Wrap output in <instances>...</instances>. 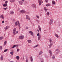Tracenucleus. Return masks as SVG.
Wrapping results in <instances>:
<instances>
[{"label": "nucleus", "mask_w": 62, "mask_h": 62, "mask_svg": "<svg viewBox=\"0 0 62 62\" xmlns=\"http://www.w3.org/2000/svg\"><path fill=\"white\" fill-rule=\"evenodd\" d=\"M16 28L14 29L13 31V33L14 35H16V34H17V33H18V31H17L16 32Z\"/></svg>", "instance_id": "nucleus-1"}, {"label": "nucleus", "mask_w": 62, "mask_h": 62, "mask_svg": "<svg viewBox=\"0 0 62 62\" xmlns=\"http://www.w3.org/2000/svg\"><path fill=\"white\" fill-rule=\"evenodd\" d=\"M37 36H38V40H39L40 39V38H41V35L40 34H39V33H38L37 34Z\"/></svg>", "instance_id": "nucleus-2"}, {"label": "nucleus", "mask_w": 62, "mask_h": 62, "mask_svg": "<svg viewBox=\"0 0 62 62\" xmlns=\"http://www.w3.org/2000/svg\"><path fill=\"white\" fill-rule=\"evenodd\" d=\"M15 25L17 26V25H18L19 24H20V23H19V21H17L15 23Z\"/></svg>", "instance_id": "nucleus-3"}, {"label": "nucleus", "mask_w": 62, "mask_h": 62, "mask_svg": "<svg viewBox=\"0 0 62 62\" xmlns=\"http://www.w3.org/2000/svg\"><path fill=\"white\" fill-rule=\"evenodd\" d=\"M53 19H51L49 23V24H50V25H51V24H52V23H53Z\"/></svg>", "instance_id": "nucleus-4"}, {"label": "nucleus", "mask_w": 62, "mask_h": 62, "mask_svg": "<svg viewBox=\"0 0 62 62\" xmlns=\"http://www.w3.org/2000/svg\"><path fill=\"white\" fill-rule=\"evenodd\" d=\"M23 38H24V36H19L20 39H23Z\"/></svg>", "instance_id": "nucleus-5"}, {"label": "nucleus", "mask_w": 62, "mask_h": 62, "mask_svg": "<svg viewBox=\"0 0 62 62\" xmlns=\"http://www.w3.org/2000/svg\"><path fill=\"white\" fill-rule=\"evenodd\" d=\"M26 19H27L28 20H30V18H29V17L28 16V15L26 16Z\"/></svg>", "instance_id": "nucleus-6"}, {"label": "nucleus", "mask_w": 62, "mask_h": 62, "mask_svg": "<svg viewBox=\"0 0 62 62\" xmlns=\"http://www.w3.org/2000/svg\"><path fill=\"white\" fill-rule=\"evenodd\" d=\"M53 46V43H51L49 45V48H51V47Z\"/></svg>", "instance_id": "nucleus-7"}, {"label": "nucleus", "mask_w": 62, "mask_h": 62, "mask_svg": "<svg viewBox=\"0 0 62 62\" xmlns=\"http://www.w3.org/2000/svg\"><path fill=\"white\" fill-rule=\"evenodd\" d=\"M38 2L39 3V5L40 6L41 5V0H38Z\"/></svg>", "instance_id": "nucleus-8"}, {"label": "nucleus", "mask_w": 62, "mask_h": 62, "mask_svg": "<svg viewBox=\"0 0 62 62\" xmlns=\"http://www.w3.org/2000/svg\"><path fill=\"white\" fill-rule=\"evenodd\" d=\"M9 28V26H7L6 27L4 28V29L5 30H7V29H8V28Z\"/></svg>", "instance_id": "nucleus-9"}, {"label": "nucleus", "mask_w": 62, "mask_h": 62, "mask_svg": "<svg viewBox=\"0 0 62 62\" xmlns=\"http://www.w3.org/2000/svg\"><path fill=\"white\" fill-rule=\"evenodd\" d=\"M49 52L50 53L51 56H52V51L51 50H49Z\"/></svg>", "instance_id": "nucleus-10"}, {"label": "nucleus", "mask_w": 62, "mask_h": 62, "mask_svg": "<svg viewBox=\"0 0 62 62\" xmlns=\"http://www.w3.org/2000/svg\"><path fill=\"white\" fill-rule=\"evenodd\" d=\"M19 4L20 5H22L23 3V2L22 1H19Z\"/></svg>", "instance_id": "nucleus-11"}, {"label": "nucleus", "mask_w": 62, "mask_h": 62, "mask_svg": "<svg viewBox=\"0 0 62 62\" xmlns=\"http://www.w3.org/2000/svg\"><path fill=\"white\" fill-rule=\"evenodd\" d=\"M0 18H1L2 19H4V15H2L0 16Z\"/></svg>", "instance_id": "nucleus-12"}, {"label": "nucleus", "mask_w": 62, "mask_h": 62, "mask_svg": "<svg viewBox=\"0 0 62 62\" xmlns=\"http://www.w3.org/2000/svg\"><path fill=\"white\" fill-rule=\"evenodd\" d=\"M20 12L21 13H24L25 12V11L22 10L20 11Z\"/></svg>", "instance_id": "nucleus-13"}, {"label": "nucleus", "mask_w": 62, "mask_h": 62, "mask_svg": "<svg viewBox=\"0 0 62 62\" xmlns=\"http://www.w3.org/2000/svg\"><path fill=\"white\" fill-rule=\"evenodd\" d=\"M32 6L33 8H36V5L35 4H33L32 5Z\"/></svg>", "instance_id": "nucleus-14"}, {"label": "nucleus", "mask_w": 62, "mask_h": 62, "mask_svg": "<svg viewBox=\"0 0 62 62\" xmlns=\"http://www.w3.org/2000/svg\"><path fill=\"white\" fill-rule=\"evenodd\" d=\"M29 33H31V35L32 36H33V33L31 31H30L29 32Z\"/></svg>", "instance_id": "nucleus-15"}, {"label": "nucleus", "mask_w": 62, "mask_h": 62, "mask_svg": "<svg viewBox=\"0 0 62 62\" xmlns=\"http://www.w3.org/2000/svg\"><path fill=\"white\" fill-rule=\"evenodd\" d=\"M27 41L28 42V43H31L32 42V41L30 40H28Z\"/></svg>", "instance_id": "nucleus-16"}, {"label": "nucleus", "mask_w": 62, "mask_h": 62, "mask_svg": "<svg viewBox=\"0 0 62 62\" xmlns=\"http://www.w3.org/2000/svg\"><path fill=\"white\" fill-rule=\"evenodd\" d=\"M31 62H33V57H31Z\"/></svg>", "instance_id": "nucleus-17"}, {"label": "nucleus", "mask_w": 62, "mask_h": 62, "mask_svg": "<svg viewBox=\"0 0 62 62\" xmlns=\"http://www.w3.org/2000/svg\"><path fill=\"white\" fill-rule=\"evenodd\" d=\"M46 7H49V6H50V4L49 3L46 4Z\"/></svg>", "instance_id": "nucleus-18"}, {"label": "nucleus", "mask_w": 62, "mask_h": 62, "mask_svg": "<svg viewBox=\"0 0 62 62\" xmlns=\"http://www.w3.org/2000/svg\"><path fill=\"white\" fill-rule=\"evenodd\" d=\"M38 28L40 31H41V28H40V26H38Z\"/></svg>", "instance_id": "nucleus-19"}, {"label": "nucleus", "mask_w": 62, "mask_h": 62, "mask_svg": "<svg viewBox=\"0 0 62 62\" xmlns=\"http://www.w3.org/2000/svg\"><path fill=\"white\" fill-rule=\"evenodd\" d=\"M0 59L1 60H3V56L1 55L0 57Z\"/></svg>", "instance_id": "nucleus-20"}, {"label": "nucleus", "mask_w": 62, "mask_h": 62, "mask_svg": "<svg viewBox=\"0 0 62 62\" xmlns=\"http://www.w3.org/2000/svg\"><path fill=\"white\" fill-rule=\"evenodd\" d=\"M10 2H14L15 1V0H10Z\"/></svg>", "instance_id": "nucleus-21"}, {"label": "nucleus", "mask_w": 62, "mask_h": 62, "mask_svg": "<svg viewBox=\"0 0 62 62\" xmlns=\"http://www.w3.org/2000/svg\"><path fill=\"white\" fill-rule=\"evenodd\" d=\"M6 44H7V41H5L4 43V45H6Z\"/></svg>", "instance_id": "nucleus-22"}, {"label": "nucleus", "mask_w": 62, "mask_h": 62, "mask_svg": "<svg viewBox=\"0 0 62 62\" xmlns=\"http://www.w3.org/2000/svg\"><path fill=\"white\" fill-rule=\"evenodd\" d=\"M55 36L57 37V38H58L59 37V36H58V35H57V34H55Z\"/></svg>", "instance_id": "nucleus-23"}, {"label": "nucleus", "mask_w": 62, "mask_h": 62, "mask_svg": "<svg viewBox=\"0 0 62 62\" xmlns=\"http://www.w3.org/2000/svg\"><path fill=\"white\" fill-rule=\"evenodd\" d=\"M42 53H43L42 51H40L39 54V55H40V54H42Z\"/></svg>", "instance_id": "nucleus-24"}, {"label": "nucleus", "mask_w": 62, "mask_h": 62, "mask_svg": "<svg viewBox=\"0 0 62 62\" xmlns=\"http://www.w3.org/2000/svg\"><path fill=\"white\" fill-rule=\"evenodd\" d=\"M52 3L54 5H55V2H54V0H53L52 1Z\"/></svg>", "instance_id": "nucleus-25"}, {"label": "nucleus", "mask_w": 62, "mask_h": 62, "mask_svg": "<svg viewBox=\"0 0 62 62\" xmlns=\"http://www.w3.org/2000/svg\"><path fill=\"white\" fill-rule=\"evenodd\" d=\"M10 13L11 14H14V12L13 11H11L10 12Z\"/></svg>", "instance_id": "nucleus-26"}, {"label": "nucleus", "mask_w": 62, "mask_h": 62, "mask_svg": "<svg viewBox=\"0 0 62 62\" xmlns=\"http://www.w3.org/2000/svg\"><path fill=\"white\" fill-rule=\"evenodd\" d=\"M17 46V45H14L12 47V48H15V47H16Z\"/></svg>", "instance_id": "nucleus-27"}, {"label": "nucleus", "mask_w": 62, "mask_h": 62, "mask_svg": "<svg viewBox=\"0 0 62 62\" xmlns=\"http://www.w3.org/2000/svg\"><path fill=\"white\" fill-rule=\"evenodd\" d=\"M17 46V45H14L12 47V48H15V47H16Z\"/></svg>", "instance_id": "nucleus-28"}, {"label": "nucleus", "mask_w": 62, "mask_h": 62, "mask_svg": "<svg viewBox=\"0 0 62 62\" xmlns=\"http://www.w3.org/2000/svg\"><path fill=\"white\" fill-rule=\"evenodd\" d=\"M3 7H7V4H5L3 5Z\"/></svg>", "instance_id": "nucleus-29"}, {"label": "nucleus", "mask_w": 62, "mask_h": 62, "mask_svg": "<svg viewBox=\"0 0 62 62\" xmlns=\"http://www.w3.org/2000/svg\"><path fill=\"white\" fill-rule=\"evenodd\" d=\"M16 58L17 60H19V57L18 56H17L16 57Z\"/></svg>", "instance_id": "nucleus-30"}, {"label": "nucleus", "mask_w": 62, "mask_h": 62, "mask_svg": "<svg viewBox=\"0 0 62 62\" xmlns=\"http://www.w3.org/2000/svg\"><path fill=\"white\" fill-rule=\"evenodd\" d=\"M38 46H39V45H37L36 46H33V48H36V47H37Z\"/></svg>", "instance_id": "nucleus-31"}, {"label": "nucleus", "mask_w": 62, "mask_h": 62, "mask_svg": "<svg viewBox=\"0 0 62 62\" xmlns=\"http://www.w3.org/2000/svg\"><path fill=\"white\" fill-rule=\"evenodd\" d=\"M46 14H47V15H48V16H49L50 15V13L49 12H47L46 13Z\"/></svg>", "instance_id": "nucleus-32"}, {"label": "nucleus", "mask_w": 62, "mask_h": 62, "mask_svg": "<svg viewBox=\"0 0 62 62\" xmlns=\"http://www.w3.org/2000/svg\"><path fill=\"white\" fill-rule=\"evenodd\" d=\"M44 10H45L46 11H47V10H48V9L46 8V7L44 8Z\"/></svg>", "instance_id": "nucleus-33"}, {"label": "nucleus", "mask_w": 62, "mask_h": 62, "mask_svg": "<svg viewBox=\"0 0 62 62\" xmlns=\"http://www.w3.org/2000/svg\"><path fill=\"white\" fill-rule=\"evenodd\" d=\"M36 17L37 18H38V19H39V16H38V15H37L36 16Z\"/></svg>", "instance_id": "nucleus-34"}, {"label": "nucleus", "mask_w": 62, "mask_h": 62, "mask_svg": "<svg viewBox=\"0 0 62 62\" xmlns=\"http://www.w3.org/2000/svg\"><path fill=\"white\" fill-rule=\"evenodd\" d=\"M10 53L11 54V55H13V52H11Z\"/></svg>", "instance_id": "nucleus-35"}, {"label": "nucleus", "mask_w": 62, "mask_h": 62, "mask_svg": "<svg viewBox=\"0 0 62 62\" xmlns=\"http://www.w3.org/2000/svg\"><path fill=\"white\" fill-rule=\"evenodd\" d=\"M52 58L53 59H54V58H55V57L53 55V56L52 57Z\"/></svg>", "instance_id": "nucleus-36"}, {"label": "nucleus", "mask_w": 62, "mask_h": 62, "mask_svg": "<svg viewBox=\"0 0 62 62\" xmlns=\"http://www.w3.org/2000/svg\"><path fill=\"white\" fill-rule=\"evenodd\" d=\"M49 42L50 43H51V42H52V39H49Z\"/></svg>", "instance_id": "nucleus-37"}, {"label": "nucleus", "mask_w": 62, "mask_h": 62, "mask_svg": "<svg viewBox=\"0 0 62 62\" xmlns=\"http://www.w3.org/2000/svg\"><path fill=\"white\" fill-rule=\"evenodd\" d=\"M7 51H8V49H6L4 51V52H7Z\"/></svg>", "instance_id": "nucleus-38"}, {"label": "nucleus", "mask_w": 62, "mask_h": 62, "mask_svg": "<svg viewBox=\"0 0 62 62\" xmlns=\"http://www.w3.org/2000/svg\"><path fill=\"white\" fill-rule=\"evenodd\" d=\"M3 39V37H0V39Z\"/></svg>", "instance_id": "nucleus-39"}, {"label": "nucleus", "mask_w": 62, "mask_h": 62, "mask_svg": "<svg viewBox=\"0 0 62 62\" xmlns=\"http://www.w3.org/2000/svg\"><path fill=\"white\" fill-rule=\"evenodd\" d=\"M18 26H19V29H20L21 28V27L20 26V24L18 25Z\"/></svg>", "instance_id": "nucleus-40"}, {"label": "nucleus", "mask_w": 62, "mask_h": 62, "mask_svg": "<svg viewBox=\"0 0 62 62\" xmlns=\"http://www.w3.org/2000/svg\"><path fill=\"white\" fill-rule=\"evenodd\" d=\"M8 1H6L5 2V3L6 4H7V3H8Z\"/></svg>", "instance_id": "nucleus-41"}, {"label": "nucleus", "mask_w": 62, "mask_h": 62, "mask_svg": "<svg viewBox=\"0 0 62 62\" xmlns=\"http://www.w3.org/2000/svg\"><path fill=\"white\" fill-rule=\"evenodd\" d=\"M2 49V46H0V49L1 50Z\"/></svg>", "instance_id": "nucleus-42"}, {"label": "nucleus", "mask_w": 62, "mask_h": 62, "mask_svg": "<svg viewBox=\"0 0 62 62\" xmlns=\"http://www.w3.org/2000/svg\"><path fill=\"white\" fill-rule=\"evenodd\" d=\"M28 60H29L28 59H27V60H26V62H28Z\"/></svg>", "instance_id": "nucleus-43"}, {"label": "nucleus", "mask_w": 62, "mask_h": 62, "mask_svg": "<svg viewBox=\"0 0 62 62\" xmlns=\"http://www.w3.org/2000/svg\"><path fill=\"white\" fill-rule=\"evenodd\" d=\"M4 8V9L5 10H6L7 9V8Z\"/></svg>", "instance_id": "nucleus-44"}, {"label": "nucleus", "mask_w": 62, "mask_h": 62, "mask_svg": "<svg viewBox=\"0 0 62 62\" xmlns=\"http://www.w3.org/2000/svg\"><path fill=\"white\" fill-rule=\"evenodd\" d=\"M45 2L46 3H48V0H45Z\"/></svg>", "instance_id": "nucleus-45"}, {"label": "nucleus", "mask_w": 62, "mask_h": 62, "mask_svg": "<svg viewBox=\"0 0 62 62\" xmlns=\"http://www.w3.org/2000/svg\"><path fill=\"white\" fill-rule=\"evenodd\" d=\"M20 51V50L19 49H17V52H19Z\"/></svg>", "instance_id": "nucleus-46"}, {"label": "nucleus", "mask_w": 62, "mask_h": 62, "mask_svg": "<svg viewBox=\"0 0 62 62\" xmlns=\"http://www.w3.org/2000/svg\"><path fill=\"white\" fill-rule=\"evenodd\" d=\"M44 32L45 33H46V30H44Z\"/></svg>", "instance_id": "nucleus-47"}, {"label": "nucleus", "mask_w": 62, "mask_h": 62, "mask_svg": "<svg viewBox=\"0 0 62 62\" xmlns=\"http://www.w3.org/2000/svg\"><path fill=\"white\" fill-rule=\"evenodd\" d=\"M56 51H59V50L58 49H56Z\"/></svg>", "instance_id": "nucleus-48"}, {"label": "nucleus", "mask_w": 62, "mask_h": 62, "mask_svg": "<svg viewBox=\"0 0 62 62\" xmlns=\"http://www.w3.org/2000/svg\"><path fill=\"white\" fill-rule=\"evenodd\" d=\"M28 27H26V29H28Z\"/></svg>", "instance_id": "nucleus-49"}, {"label": "nucleus", "mask_w": 62, "mask_h": 62, "mask_svg": "<svg viewBox=\"0 0 62 62\" xmlns=\"http://www.w3.org/2000/svg\"><path fill=\"white\" fill-rule=\"evenodd\" d=\"M4 23V21H2V23Z\"/></svg>", "instance_id": "nucleus-50"}, {"label": "nucleus", "mask_w": 62, "mask_h": 62, "mask_svg": "<svg viewBox=\"0 0 62 62\" xmlns=\"http://www.w3.org/2000/svg\"><path fill=\"white\" fill-rule=\"evenodd\" d=\"M37 31H38V32H39V30H37Z\"/></svg>", "instance_id": "nucleus-51"}, {"label": "nucleus", "mask_w": 62, "mask_h": 62, "mask_svg": "<svg viewBox=\"0 0 62 62\" xmlns=\"http://www.w3.org/2000/svg\"><path fill=\"white\" fill-rule=\"evenodd\" d=\"M37 21H38V22H39V21L38 20H37Z\"/></svg>", "instance_id": "nucleus-52"}, {"label": "nucleus", "mask_w": 62, "mask_h": 62, "mask_svg": "<svg viewBox=\"0 0 62 62\" xmlns=\"http://www.w3.org/2000/svg\"><path fill=\"white\" fill-rule=\"evenodd\" d=\"M10 62H13V61H10Z\"/></svg>", "instance_id": "nucleus-53"}, {"label": "nucleus", "mask_w": 62, "mask_h": 62, "mask_svg": "<svg viewBox=\"0 0 62 62\" xmlns=\"http://www.w3.org/2000/svg\"><path fill=\"white\" fill-rule=\"evenodd\" d=\"M41 62H43V61H41Z\"/></svg>", "instance_id": "nucleus-54"}, {"label": "nucleus", "mask_w": 62, "mask_h": 62, "mask_svg": "<svg viewBox=\"0 0 62 62\" xmlns=\"http://www.w3.org/2000/svg\"><path fill=\"white\" fill-rule=\"evenodd\" d=\"M22 1H24V0H22Z\"/></svg>", "instance_id": "nucleus-55"}, {"label": "nucleus", "mask_w": 62, "mask_h": 62, "mask_svg": "<svg viewBox=\"0 0 62 62\" xmlns=\"http://www.w3.org/2000/svg\"><path fill=\"white\" fill-rule=\"evenodd\" d=\"M23 58H24L23 57V60H23Z\"/></svg>", "instance_id": "nucleus-56"}, {"label": "nucleus", "mask_w": 62, "mask_h": 62, "mask_svg": "<svg viewBox=\"0 0 62 62\" xmlns=\"http://www.w3.org/2000/svg\"><path fill=\"white\" fill-rule=\"evenodd\" d=\"M42 60H43V58H42Z\"/></svg>", "instance_id": "nucleus-57"}, {"label": "nucleus", "mask_w": 62, "mask_h": 62, "mask_svg": "<svg viewBox=\"0 0 62 62\" xmlns=\"http://www.w3.org/2000/svg\"><path fill=\"white\" fill-rule=\"evenodd\" d=\"M43 2H42V3H43Z\"/></svg>", "instance_id": "nucleus-58"}]
</instances>
